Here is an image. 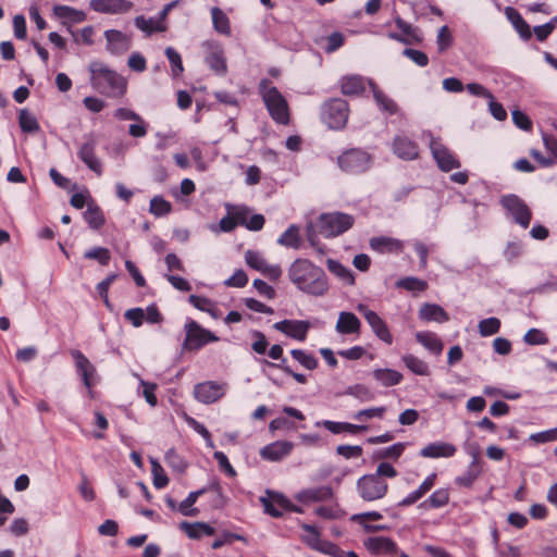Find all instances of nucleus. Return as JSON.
<instances>
[{"instance_id": "1", "label": "nucleus", "mask_w": 557, "mask_h": 557, "mask_svg": "<svg viewBox=\"0 0 557 557\" xmlns=\"http://www.w3.org/2000/svg\"><path fill=\"white\" fill-rule=\"evenodd\" d=\"M289 281L302 293L320 297L329 290L325 271L309 259L298 258L287 270Z\"/></svg>"}, {"instance_id": "2", "label": "nucleus", "mask_w": 557, "mask_h": 557, "mask_svg": "<svg viewBox=\"0 0 557 557\" xmlns=\"http://www.w3.org/2000/svg\"><path fill=\"white\" fill-rule=\"evenodd\" d=\"M91 87L107 97H122L126 91V81L101 61L88 65Z\"/></svg>"}, {"instance_id": "3", "label": "nucleus", "mask_w": 557, "mask_h": 557, "mask_svg": "<svg viewBox=\"0 0 557 557\" xmlns=\"http://www.w3.org/2000/svg\"><path fill=\"white\" fill-rule=\"evenodd\" d=\"M258 89L272 120L277 124H289L290 114L287 100L275 86H272L271 81L261 79Z\"/></svg>"}, {"instance_id": "4", "label": "nucleus", "mask_w": 557, "mask_h": 557, "mask_svg": "<svg viewBox=\"0 0 557 557\" xmlns=\"http://www.w3.org/2000/svg\"><path fill=\"white\" fill-rule=\"evenodd\" d=\"M355 224V218L344 212L323 213L319 218L320 233L326 238L339 236L350 230Z\"/></svg>"}, {"instance_id": "5", "label": "nucleus", "mask_w": 557, "mask_h": 557, "mask_svg": "<svg viewBox=\"0 0 557 557\" xmlns=\"http://www.w3.org/2000/svg\"><path fill=\"white\" fill-rule=\"evenodd\" d=\"M349 115L348 102L342 98L325 101L321 108V119L331 129L346 126Z\"/></svg>"}, {"instance_id": "6", "label": "nucleus", "mask_w": 557, "mask_h": 557, "mask_svg": "<svg viewBox=\"0 0 557 557\" xmlns=\"http://www.w3.org/2000/svg\"><path fill=\"white\" fill-rule=\"evenodd\" d=\"M339 169L349 174H361L367 172L372 164L370 153L360 148H351L344 151L337 158Z\"/></svg>"}, {"instance_id": "7", "label": "nucleus", "mask_w": 557, "mask_h": 557, "mask_svg": "<svg viewBox=\"0 0 557 557\" xmlns=\"http://www.w3.org/2000/svg\"><path fill=\"white\" fill-rule=\"evenodd\" d=\"M502 208L522 228H528L532 220V211L527 202L516 194L503 195L499 198Z\"/></svg>"}, {"instance_id": "8", "label": "nucleus", "mask_w": 557, "mask_h": 557, "mask_svg": "<svg viewBox=\"0 0 557 557\" xmlns=\"http://www.w3.org/2000/svg\"><path fill=\"white\" fill-rule=\"evenodd\" d=\"M356 488L358 495L364 502H375L385 497L388 492V484L384 479L370 473L357 480Z\"/></svg>"}, {"instance_id": "9", "label": "nucleus", "mask_w": 557, "mask_h": 557, "mask_svg": "<svg viewBox=\"0 0 557 557\" xmlns=\"http://www.w3.org/2000/svg\"><path fill=\"white\" fill-rule=\"evenodd\" d=\"M186 336L183 343V348L188 351L199 350L209 343L219 341L209 330L203 329L195 320H187L185 323Z\"/></svg>"}, {"instance_id": "10", "label": "nucleus", "mask_w": 557, "mask_h": 557, "mask_svg": "<svg viewBox=\"0 0 557 557\" xmlns=\"http://www.w3.org/2000/svg\"><path fill=\"white\" fill-rule=\"evenodd\" d=\"M300 528L308 533V535L302 536V542L306 543L310 548L326 555L341 557L337 554L339 552L338 546L332 542L322 541L321 532L317 527L308 523H301Z\"/></svg>"}, {"instance_id": "11", "label": "nucleus", "mask_w": 557, "mask_h": 557, "mask_svg": "<svg viewBox=\"0 0 557 557\" xmlns=\"http://www.w3.org/2000/svg\"><path fill=\"white\" fill-rule=\"evenodd\" d=\"M85 138L86 140L81 145L77 156L90 171L97 176H101L103 173L102 162L96 154L98 141L92 135Z\"/></svg>"}, {"instance_id": "12", "label": "nucleus", "mask_w": 557, "mask_h": 557, "mask_svg": "<svg viewBox=\"0 0 557 557\" xmlns=\"http://www.w3.org/2000/svg\"><path fill=\"white\" fill-rule=\"evenodd\" d=\"M226 386V383L215 381L198 383L194 387V396L202 404H213L225 395Z\"/></svg>"}, {"instance_id": "13", "label": "nucleus", "mask_w": 557, "mask_h": 557, "mask_svg": "<svg viewBox=\"0 0 557 557\" xmlns=\"http://www.w3.org/2000/svg\"><path fill=\"white\" fill-rule=\"evenodd\" d=\"M357 310L363 315L366 321L371 326L373 333L384 343L391 345L393 343V336L388 330L385 321L373 310L369 309L368 306L359 304Z\"/></svg>"}, {"instance_id": "14", "label": "nucleus", "mask_w": 557, "mask_h": 557, "mask_svg": "<svg viewBox=\"0 0 557 557\" xmlns=\"http://www.w3.org/2000/svg\"><path fill=\"white\" fill-rule=\"evenodd\" d=\"M430 149L438 168L444 172H449L460 166V162L453 151L437 139H432Z\"/></svg>"}, {"instance_id": "15", "label": "nucleus", "mask_w": 557, "mask_h": 557, "mask_svg": "<svg viewBox=\"0 0 557 557\" xmlns=\"http://www.w3.org/2000/svg\"><path fill=\"white\" fill-rule=\"evenodd\" d=\"M70 355L74 360L77 373L82 376L84 385L90 389L94 385L96 368L89 359L78 349H71Z\"/></svg>"}, {"instance_id": "16", "label": "nucleus", "mask_w": 557, "mask_h": 557, "mask_svg": "<svg viewBox=\"0 0 557 557\" xmlns=\"http://www.w3.org/2000/svg\"><path fill=\"white\" fill-rule=\"evenodd\" d=\"M310 326V323L304 320H283L273 325L275 330L299 342L306 341Z\"/></svg>"}, {"instance_id": "17", "label": "nucleus", "mask_w": 557, "mask_h": 557, "mask_svg": "<svg viewBox=\"0 0 557 557\" xmlns=\"http://www.w3.org/2000/svg\"><path fill=\"white\" fill-rule=\"evenodd\" d=\"M396 26L403 32V34L392 33L389 38L397 40L406 45L420 44L423 40L422 34L418 27L404 21L400 16L395 18Z\"/></svg>"}, {"instance_id": "18", "label": "nucleus", "mask_w": 557, "mask_h": 557, "mask_svg": "<svg viewBox=\"0 0 557 557\" xmlns=\"http://www.w3.org/2000/svg\"><path fill=\"white\" fill-rule=\"evenodd\" d=\"M89 4L95 12L104 14H122L133 8L128 0H90Z\"/></svg>"}, {"instance_id": "19", "label": "nucleus", "mask_w": 557, "mask_h": 557, "mask_svg": "<svg viewBox=\"0 0 557 557\" xmlns=\"http://www.w3.org/2000/svg\"><path fill=\"white\" fill-rule=\"evenodd\" d=\"M207 491H214L220 493L221 486L219 482L212 483L209 487H203L198 491L190 492L188 496L180 503L177 510L186 517H196L199 513L197 508H193V505L197 502V499L203 495Z\"/></svg>"}, {"instance_id": "20", "label": "nucleus", "mask_w": 557, "mask_h": 557, "mask_svg": "<svg viewBox=\"0 0 557 557\" xmlns=\"http://www.w3.org/2000/svg\"><path fill=\"white\" fill-rule=\"evenodd\" d=\"M293 447L292 442L276 441L261 448L260 456L264 460L280 461L292 453Z\"/></svg>"}, {"instance_id": "21", "label": "nucleus", "mask_w": 557, "mask_h": 557, "mask_svg": "<svg viewBox=\"0 0 557 557\" xmlns=\"http://www.w3.org/2000/svg\"><path fill=\"white\" fill-rule=\"evenodd\" d=\"M210 52L206 55V64L218 75H224L227 71L226 59L222 47L216 42H208Z\"/></svg>"}, {"instance_id": "22", "label": "nucleus", "mask_w": 557, "mask_h": 557, "mask_svg": "<svg viewBox=\"0 0 557 557\" xmlns=\"http://www.w3.org/2000/svg\"><path fill=\"white\" fill-rule=\"evenodd\" d=\"M394 153L404 160H414L419 156V147L417 143L407 136H396L393 141Z\"/></svg>"}, {"instance_id": "23", "label": "nucleus", "mask_w": 557, "mask_h": 557, "mask_svg": "<svg viewBox=\"0 0 557 557\" xmlns=\"http://www.w3.org/2000/svg\"><path fill=\"white\" fill-rule=\"evenodd\" d=\"M104 37L107 39V50L112 54H122L129 49L128 36L120 30H106Z\"/></svg>"}, {"instance_id": "24", "label": "nucleus", "mask_w": 557, "mask_h": 557, "mask_svg": "<svg viewBox=\"0 0 557 557\" xmlns=\"http://www.w3.org/2000/svg\"><path fill=\"white\" fill-rule=\"evenodd\" d=\"M361 322L358 317L348 311H342L338 314V319L335 325V330L342 335L360 334Z\"/></svg>"}, {"instance_id": "25", "label": "nucleus", "mask_w": 557, "mask_h": 557, "mask_svg": "<svg viewBox=\"0 0 557 557\" xmlns=\"http://www.w3.org/2000/svg\"><path fill=\"white\" fill-rule=\"evenodd\" d=\"M457 448L455 445L446 442H434L424 446L420 450L423 458H450L455 456Z\"/></svg>"}, {"instance_id": "26", "label": "nucleus", "mask_w": 557, "mask_h": 557, "mask_svg": "<svg viewBox=\"0 0 557 557\" xmlns=\"http://www.w3.org/2000/svg\"><path fill=\"white\" fill-rule=\"evenodd\" d=\"M370 247L379 253H399L404 249L401 240L387 236H376L370 239Z\"/></svg>"}, {"instance_id": "27", "label": "nucleus", "mask_w": 557, "mask_h": 557, "mask_svg": "<svg viewBox=\"0 0 557 557\" xmlns=\"http://www.w3.org/2000/svg\"><path fill=\"white\" fill-rule=\"evenodd\" d=\"M437 474L435 472L429 474L419 487L409 493L399 503V507H409L420 500L426 493H429L436 483Z\"/></svg>"}, {"instance_id": "28", "label": "nucleus", "mask_w": 557, "mask_h": 557, "mask_svg": "<svg viewBox=\"0 0 557 557\" xmlns=\"http://www.w3.org/2000/svg\"><path fill=\"white\" fill-rule=\"evenodd\" d=\"M437 474L435 472L429 474L419 487L409 493L399 503V507H409L420 500L426 493H429L436 483Z\"/></svg>"}, {"instance_id": "29", "label": "nucleus", "mask_w": 557, "mask_h": 557, "mask_svg": "<svg viewBox=\"0 0 557 557\" xmlns=\"http://www.w3.org/2000/svg\"><path fill=\"white\" fill-rule=\"evenodd\" d=\"M437 474L435 472L429 474L419 487L409 493L399 503V507H409L420 500L426 493H429L436 483Z\"/></svg>"}, {"instance_id": "30", "label": "nucleus", "mask_w": 557, "mask_h": 557, "mask_svg": "<svg viewBox=\"0 0 557 557\" xmlns=\"http://www.w3.org/2000/svg\"><path fill=\"white\" fill-rule=\"evenodd\" d=\"M366 547L372 554H389L395 555L398 552V546L394 540L386 536L369 537L364 542Z\"/></svg>"}, {"instance_id": "31", "label": "nucleus", "mask_w": 557, "mask_h": 557, "mask_svg": "<svg viewBox=\"0 0 557 557\" xmlns=\"http://www.w3.org/2000/svg\"><path fill=\"white\" fill-rule=\"evenodd\" d=\"M333 490L330 486L306 488L297 493L296 499L300 503H313L332 499Z\"/></svg>"}, {"instance_id": "32", "label": "nucleus", "mask_w": 557, "mask_h": 557, "mask_svg": "<svg viewBox=\"0 0 557 557\" xmlns=\"http://www.w3.org/2000/svg\"><path fill=\"white\" fill-rule=\"evenodd\" d=\"M470 455L473 456L472 462L469 465L468 469L457 478H455V484L460 487L470 488L473 483L481 474V468L479 466L478 453L476 450L470 451Z\"/></svg>"}, {"instance_id": "33", "label": "nucleus", "mask_w": 557, "mask_h": 557, "mask_svg": "<svg viewBox=\"0 0 557 557\" xmlns=\"http://www.w3.org/2000/svg\"><path fill=\"white\" fill-rule=\"evenodd\" d=\"M368 83L372 90L373 98L380 110L386 112L389 115L396 114L399 109L397 103L392 98H389L382 89H380L379 86L372 79H370Z\"/></svg>"}, {"instance_id": "34", "label": "nucleus", "mask_w": 557, "mask_h": 557, "mask_svg": "<svg viewBox=\"0 0 557 557\" xmlns=\"http://www.w3.org/2000/svg\"><path fill=\"white\" fill-rule=\"evenodd\" d=\"M419 319L425 322L444 323L449 320L448 313L436 304H423L419 309Z\"/></svg>"}, {"instance_id": "35", "label": "nucleus", "mask_w": 557, "mask_h": 557, "mask_svg": "<svg viewBox=\"0 0 557 557\" xmlns=\"http://www.w3.org/2000/svg\"><path fill=\"white\" fill-rule=\"evenodd\" d=\"M364 90L366 82L360 75L344 76L341 81V91L345 96H359Z\"/></svg>"}, {"instance_id": "36", "label": "nucleus", "mask_w": 557, "mask_h": 557, "mask_svg": "<svg viewBox=\"0 0 557 557\" xmlns=\"http://www.w3.org/2000/svg\"><path fill=\"white\" fill-rule=\"evenodd\" d=\"M180 528L187 534L189 539L198 540L203 535L211 536L215 533L214 528L205 522H187L183 521Z\"/></svg>"}, {"instance_id": "37", "label": "nucleus", "mask_w": 557, "mask_h": 557, "mask_svg": "<svg viewBox=\"0 0 557 557\" xmlns=\"http://www.w3.org/2000/svg\"><path fill=\"white\" fill-rule=\"evenodd\" d=\"M450 493L448 488L435 490L424 502L420 504V508L438 509L448 505Z\"/></svg>"}, {"instance_id": "38", "label": "nucleus", "mask_w": 557, "mask_h": 557, "mask_svg": "<svg viewBox=\"0 0 557 557\" xmlns=\"http://www.w3.org/2000/svg\"><path fill=\"white\" fill-rule=\"evenodd\" d=\"M372 376L385 387L398 385L404 379L400 372L393 369H375L372 371Z\"/></svg>"}, {"instance_id": "39", "label": "nucleus", "mask_w": 557, "mask_h": 557, "mask_svg": "<svg viewBox=\"0 0 557 557\" xmlns=\"http://www.w3.org/2000/svg\"><path fill=\"white\" fill-rule=\"evenodd\" d=\"M416 339L432 354L441 355L444 346L435 333L429 331L418 332L416 334Z\"/></svg>"}, {"instance_id": "40", "label": "nucleus", "mask_w": 557, "mask_h": 557, "mask_svg": "<svg viewBox=\"0 0 557 557\" xmlns=\"http://www.w3.org/2000/svg\"><path fill=\"white\" fill-rule=\"evenodd\" d=\"M54 14L72 24H78L86 20L87 15L84 11L77 10L69 5H55L53 8Z\"/></svg>"}, {"instance_id": "41", "label": "nucleus", "mask_w": 557, "mask_h": 557, "mask_svg": "<svg viewBox=\"0 0 557 557\" xmlns=\"http://www.w3.org/2000/svg\"><path fill=\"white\" fill-rule=\"evenodd\" d=\"M213 28L221 35H231V22L228 16L218 7L211 9Z\"/></svg>"}, {"instance_id": "42", "label": "nucleus", "mask_w": 557, "mask_h": 557, "mask_svg": "<svg viewBox=\"0 0 557 557\" xmlns=\"http://www.w3.org/2000/svg\"><path fill=\"white\" fill-rule=\"evenodd\" d=\"M382 519H383V515L379 511H368V512L357 513L351 517V520L354 522L362 525L366 532H375V531L383 530L384 529L383 525H372V524L367 523L368 520L379 521Z\"/></svg>"}, {"instance_id": "43", "label": "nucleus", "mask_w": 557, "mask_h": 557, "mask_svg": "<svg viewBox=\"0 0 557 557\" xmlns=\"http://www.w3.org/2000/svg\"><path fill=\"white\" fill-rule=\"evenodd\" d=\"M405 366L414 374L428 376L431 374L429 364L414 355L408 354L401 358Z\"/></svg>"}, {"instance_id": "44", "label": "nucleus", "mask_w": 557, "mask_h": 557, "mask_svg": "<svg viewBox=\"0 0 557 557\" xmlns=\"http://www.w3.org/2000/svg\"><path fill=\"white\" fill-rule=\"evenodd\" d=\"M277 244L287 248L298 249L300 246L299 227L295 224L289 225L277 238Z\"/></svg>"}, {"instance_id": "45", "label": "nucleus", "mask_w": 557, "mask_h": 557, "mask_svg": "<svg viewBox=\"0 0 557 557\" xmlns=\"http://www.w3.org/2000/svg\"><path fill=\"white\" fill-rule=\"evenodd\" d=\"M149 212L156 218H161L172 212V203L162 196H154L149 203Z\"/></svg>"}, {"instance_id": "46", "label": "nucleus", "mask_w": 557, "mask_h": 557, "mask_svg": "<svg viewBox=\"0 0 557 557\" xmlns=\"http://www.w3.org/2000/svg\"><path fill=\"white\" fill-rule=\"evenodd\" d=\"M396 287L408 292H424L428 289V282L414 276H407L396 282Z\"/></svg>"}, {"instance_id": "47", "label": "nucleus", "mask_w": 557, "mask_h": 557, "mask_svg": "<svg viewBox=\"0 0 557 557\" xmlns=\"http://www.w3.org/2000/svg\"><path fill=\"white\" fill-rule=\"evenodd\" d=\"M84 219L88 225L94 230H99L104 224V216L101 209L98 206H88L84 213Z\"/></svg>"}, {"instance_id": "48", "label": "nucleus", "mask_w": 557, "mask_h": 557, "mask_svg": "<svg viewBox=\"0 0 557 557\" xmlns=\"http://www.w3.org/2000/svg\"><path fill=\"white\" fill-rule=\"evenodd\" d=\"M274 495H282L277 492L267 491V497H261L260 502L263 506L264 512L273 518H281L285 510L281 509L276 503H274Z\"/></svg>"}, {"instance_id": "49", "label": "nucleus", "mask_w": 557, "mask_h": 557, "mask_svg": "<svg viewBox=\"0 0 557 557\" xmlns=\"http://www.w3.org/2000/svg\"><path fill=\"white\" fill-rule=\"evenodd\" d=\"M346 395L352 396L362 403L372 401L375 398L374 393L364 384H355L347 387Z\"/></svg>"}, {"instance_id": "50", "label": "nucleus", "mask_w": 557, "mask_h": 557, "mask_svg": "<svg viewBox=\"0 0 557 557\" xmlns=\"http://www.w3.org/2000/svg\"><path fill=\"white\" fill-rule=\"evenodd\" d=\"M502 323L498 318L492 317L483 319L479 322V333L483 337L492 336L497 334L500 330Z\"/></svg>"}, {"instance_id": "51", "label": "nucleus", "mask_w": 557, "mask_h": 557, "mask_svg": "<svg viewBox=\"0 0 557 557\" xmlns=\"http://www.w3.org/2000/svg\"><path fill=\"white\" fill-rule=\"evenodd\" d=\"M385 413H386V407H384V406L372 407V408H367V409L357 411L352 416V419L356 421H359V422H366V421H368L370 419H374V418L383 419Z\"/></svg>"}, {"instance_id": "52", "label": "nucleus", "mask_w": 557, "mask_h": 557, "mask_svg": "<svg viewBox=\"0 0 557 557\" xmlns=\"http://www.w3.org/2000/svg\"><path fill=\"white\" fill-rule=\"evenodd\" d=\"M290 355L308 370H314L318 368V359L312 354H308L302 349H292Z\"/></svg>"}, {"instance_id": "53", "label": "nucleus", "mask_w": 557, "mask_h": 557, "mask_svg": "<svg viewBox=\"0 0 557 557\" xmlns=\"http://www.w3.org/2000/svg\"><path fill=\"white\" fill-rule=\"evenodd\" d=\"M20 127L25 133H34L39 129L38 121L26 109H22L18 113Z\"/></svg>"}, {"instance_id": "54", "label": "nucleus", "mask_w": 557, "mask_h": 557, "mask_svg": "<svg viewBox=\"0 0 557 557\" xmlns=\"http://www.w3.org/2000/svg\"><path fill=\"white\" fill-rule=\"evenodd\" d=\"M165 55L171 64L173 77H178L184 72V65L181 54L172 47L165 49Z\"/></svg>"}, {"instance_id": "55", "label": "nucleus", "mask_w": 557, "mask_h": 557, "mask_svg": "<svg viewBox=\"0 0 557 557\" xmlns=\"http://www.w3.org/2000/svg\"><path fill=\"white\" fill-rule=\"evenodd\" d=\"M327 269L342 280L348 282L349 284H354L355 277L351 271L344 267L341 262L330 259L327 260Z\"/></svg>"}, {"instance_id": "56", "label": "nucleus", "mask_w": 557, "mask_h": 557, "mask_svg": "<svg viewBox=\"0 0 557 557\" xmlns=\"http://www.w3.org/2000/svg\"><path fill=\"white\" fill-rule=\"evenodd\" d=\"M85 259L97 260L101 265H108L111 260V253L108 248L95 247L84 253Z\"/></svg>"}, {"instance_id": "57", "label": "nucleus", "mask_w": 557, "mask_h": 557, "mask_svg": "<svg viewBox=\"0 0 557 557\" xmlns=\"http://www.w3.org/2000/svg\"><path fill=\"white\" fill-rule=\"evenodd\" d=\"M235 206H227V214L220 220L219 226L222 232L230 233L237 226Z\"/></svg>"}, {"instance_id": "58", "label": "nucleus", "mask_w": 557, "mask_h": 557, "mask_svg": "<svg viewBox=\"0 0 557 557\" xmlns=\"http://www.w3.org/2000/svg\"><path fill=\"white\" fill-rule=\"evenodd\" d=\"M406 449L405 443H396L392 446L382 448L377 453V457L382 459L397 460Z\"/></svg>"}, {"instance_id": "59", "label": "nucleus", "mask_w": 557, "mask_h": 557, "mask_svg": "<svg viewBox=\"0 0 557 557\" xmlns=\"http://www.w3.org/2000/svg\"><path fill=\"white\" fill-rule=\"evenodd\" d=\"M436 44L440 52L446 51L453 44V34L448 26L444 25L438 29Z\"/></svg>"}, {"instance_id": "60", "label": "nucleus", "mask_w": 557, "mask_h": 557, "mask_svg": "<svg viewBox=\"0 0 557 557\" xmlns=\"http://www.w3.org/2000/svg\"><path fill=\"white\" fill-rule=\"evenodd\" d=\"M523 341L528 345H546V344H548L547 335L539 329H530L524 334Z\"/></svg>"}, {"instance_id": "61", "label": "nucleus", "mask_w": 557, "mask_h": 557, "mask_svg": "<svg viewBox=\"0 0 557 557\" xmlns=\"http://www.w3.org/2000/svg\"><path fill=\"white\" fill-rule=\"evenodd\" d=\"M326 45L324 51L332 53L338 50L345 44V36L341 32H333L325 37Z\"/></svg>"}, {"instance_id": "62", "label": "nucleus", "mask_w": 557, "mask_h": 557, "mask_svg": "<svg viewBox=\"0 0 557 557\" xmlns=\"http://www.w3.org/2000/svg\"><path fill=\"white\" fill-rule=\"evenodd\" d=\"M251 337L255 339L251 344V349L258 355H264L268 350L269 342L265 335L260 331H252Z\"/></svg>"}, {"instance_id": "63", "label": "nucleus", "mask_w": 557, "mask_h": 557, "mask_svg": "<svg viewBox=\"0 0 557 557\" xmlns=\"http://www.w3.org/2000/svg\"><path fill=\"white\" fill-rule=\"evenodd\" d=\"M523 244L521 242H509L504 250V257L508 262H513L523 253Z\"/></svg>"}, {"instance_id": "64", "label": "nucleus", "mask_w": 557, "mask_h": 557, "mask_svg": "<svg viewBox=\"0 0 557 557\" xmlns=\"http://www.w3.org/2000/svg\"><path fill=\"white\" fill-rule=\"evenodd\" d=\"M245 261L250 268H252L259 272L263 269V267H265V263H267V261L262 257V255L255 250L246 251Z\"/></svg>"}]
</instances>
